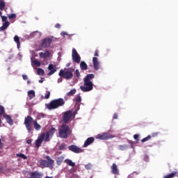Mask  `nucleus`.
<instances>
[{"instance_id":"nucleus-22","label":"nucleus","mask_w":178,"mask_h":178,"mask_svg":"<svg viewBox=\"0 0 178 178\" xmlns=\"http://www.w3.org/2000/svg\"><path fill=\"white\" fill-rule=\"evenodd\" d=\"M80 68L81 70H87L88 69V65L84 61H81L80 63Z\"/></svg>"},{"instance_id":"nucleus-27","label":"nucleus","mask_w":178,"mask_h":178,"mask_svg":"<svg viewBox=\"0 0 178 178\" xmlns=\"http://www.w3.org/2000/svg\"><path fill=\"white\" fill-rule=\"evenodd\" d=\"M38 74H39V76H44V74H45V71H44L42 68H38Z\"/></svg>"},{"instance_id":"nucleus-32","label":"nucleus","mask_w":178,"mask_h":178,"mask_svg":"<svg viewBox=\"0 0 178 178\" xmlns=\"http://www.w3.org/2000/svg\"><path fill=\"white\" fill-rule=\"evenodd\" d=\"M58 149H60V151H65V149H66V145H65V143H62Z\"/></svg>"},{"instance_id":"nucleus-36","label":"nucleus","mask_w":178,"mask_h":178,"mask_svg":"<svg viewBox=\"0 0 178 178\" xmlns=\"http://www.w3.org/2000/svg\"><path fill=\"white\" fill-rule=\"evenodd\" d=\"M17 156L22 158V159H27L26 156L23 154H17Z\"/></svg>"},{"instance_id":"nucleus-4","label":"nucleus","mask_w":178,"mask_h":178,"mask_svg":"<svg viewBox=\"0 0 178 178\" xmlns=\"http://www.w3.org/2000/svg\"><path fill=\"white\" fill-rule=\"evenodd\" d=\"M70 127L66 125V124H63L58 129V136L60 138H67L70 136Z\"/></svg>"},{"instance_id":"nucleus-7","label":"nucleus","mask_w":178,"mask_h":178,"mask_svg":"<svg viewBox=\"0 0 178 178\" xmlns=\"http://www.w3.org/2000/svg\"><path fill=\"white\" fill-rule=\"evenodd\" d=\"M72 116H73V111L70 110V111L64 112L63 118H62L63 124L69 123V122H70V120H72Z\"/></svg>"},{"instance_id":"nucleus-41","label":"nucleus","mask_w":178,"mask_h":178,"mask_svg":"<svg viewBox=\"0 0 178 178\" xmlns=\"http://www.w3.org/2000/svg\"><path fill=\"white\" fill-rule=\"evenodd\" d=\"M134 140H136V141H138V140H140V135H138V134H135V135L134 136Z\"/></svg>"},{"instance_id":"nucleus-31","label":"nucleus","mask_w":178,"mask_h":178,"mask_svg":"<svg viewBox=\"0 0 178 178\" xmlns=\"http://www.w3.org/2000/svg\"><path fill=\"white\" fill-rule=\"evenodd\" d=\"M176 176V172H172L171 174H169L168 175H165L163 178H173Z\"/></svg>"},{"instance_id":"nucleus-47","label":"nucleus","mask_w":178,"mask_h":178,"mask_svg":"<svg viewBox=\"0 0 178 178\" xmlns=\"http://www.w3.org/2000/svg\"><path fill=\"white\" fill-rule=\"evenodd\" d=\"M95 56H99V54H98V50H95Z\"/></svg>"},{"instance_id":"nucleus-38","label":"nucleus","mask_w":178,"mask_h":178,"mask_svg":"<svg viewBox=\"0 0 178 178\" xmlns=\"http://www.w3.org/2000/svg\"><path fill=\"white\" fill-rule=\"evenodd\" d=\"M49 97H51V92L47 91L45 94L44 98L45 99H49Z\"/></svg>"},{"instance_id":"nucleus-49","label":"nucleus","mask_w":178,"mask_h":178,"mask_svg":"<svg viewBox=\"0 0 178 178\" xmlns=\"http://www.w3.org/2000/svg\"><path fill=\"white\" fill-rule=\"evenodd\" d=\"M113 119H118V114L117 113H115L113 115Z\"/></svg>"},{"instance_id":"nucleus-16","label":"nucleus","mask_w":178,"mask_h":178,"mask_svg":"<svg viewBox=\"0 0 178 178\" xmlns=\"http://www.w3.org/2000/svg\"><path fill=\"white\" fill-rule=\"evenodd\" d=\"M111 173L113 175H119V169L118 168V165L116 163H113V165L111 167Z\"/></svg>"},{"instance_id":"nucleus-18","label":"nucleus","mask_w":178,"mask_h":178,"mask_svg":"<svg viewBox=\"0 0 178 178\" xmlns=\"http://www.w3.org/2000/svg\"><path fill=\"white\" fill-rule=\"evenodd\" d=\"M3 118L6 119L7 123L10 124V126H12L13 124V120H12V118L9 115L3 114Z\"/></svg>"},{"instance_id":"nucleus-40","label":"nucleus","mask_w":178,"mask_h":178,"mask_svg":"<svg viewBox=\"0 0 178 178\" xmlns=\"http://www.w3.org/2000/svg\"><path fill=\"white\" fill-rule=\"evenodd\" d=\"M126 145H120L119 147H118V149L120 150V151H124V149H126Z\"/></svg>"},{"instance_id":"nucleus-8","label":"nucleus","mask_w":178,"mask_h":178,"mask_svg":"<svg viewBox=\"0 0 178 178\" xmlns=\"http://www.w3.org/2000/svg\"><path fill=\"white\" fill-rule=\"evenodd\" d=\"M1 22H3V25L0 27V31H5L9 26H10V22L8 21V17L3 15L1 16Z\"/></svg>"},{"instance_id":"nucleus-53","label":"nucleus","mask_w":178,"mask_h":178,"mask_svg":"<svg viewBox=\"0 0 178 178\" xmlns=\"http://www.w3.org/2000/svg\"><path fill=\"white\" fill-rule=\"evenodd\" d=\"M39 83H44V81L42 79L39 80Z\"/></svg>"},{"instance_id":"nucleus-33","label":"nucleus","mask_w":178,"mask_h":178,"mask_svg":"<svg viewBox=\"0 0 178 178\" xmlns=\"http://www.w3.org/2000/svg\"><path fill=\"white\" fill-rule=\"evenodd\" d=\"M8 17L10 20H12L13 19H16L17 16H16V14L13 13L10 15H8Z\"/></svg>"},{"instance_id":"nucleus-14","label":"nucleus","mask_w":178,"mask_h":178,"mask_svg":"<svg viewBox=\"0 0 178 178\" xmlns=\"http://www.w3.org/2000/svg\"><path fill=\"white\" fill-rule=\"evenodd\" d=\"M48 70L50 72L48 73L49 76H52L54 73L56 72V65H53L52 64H49L48 66Z\"/></svg>"},{"instance_id":"nucleus-51","label":"nucleus","mask_w":178,"mask_h":178,"mask_svg":"<svg viewBox=\"0 0 178 178\" xmlns=\"http://www.w3.org/2000/svg\"><path fill=\"white\" fill-rule=\"evenodd\" d=\"M61 34H62V35H67V34L66 33V32H63Z\"/></svg>"},{"instance_id":"nucleus-25","label":"nucleus","mask_w":178,"mask_h":178,"mask_svg":"<svg viewBox=\"0 0 178 178\" xmlns=\"http://www.w3.org/2000/svg\"><path fill=\"white\" fill-rule=\"evenodd\" d=\"M28 95L29 97V99H32L34 98V97H35V92H34V90H29L28 92Z\"/></svg>"},{"instance_id":"nucleus-56","label":"nucleus","mask_w":178,"mask_h":178,"mask_svg":"<svg viewBox=\"0 0 178 178\" xmlns=\"http://www.w3.org/2000/svg\"><path fill=\"white\" fill-rule=\"evenodd\" d=\"M1 123H2V120H1L0 118V125L1 124Z\"/></svg>"},{"instance_id":"nucleus-6","label":"nucleus","mask_w":178,"mask_h":178,"mask_svg":"<svg viewBox=\"0 0 178 178\" xmlns=\"http://www.w3.org/2000/svg\"><path fill=\"white\" fill-rule=\"evenodd\" d=\"M45 159H41L40 161V168H49V169H54V165H55V161L51 159L49 156H45Z\"/></svg>"},{"instance_id":"nucleus-42","label":"nucleus","mask_w":178,"mask_h":178,"mask_svg":"<svg viewBox=\"0 0 178 178\" xmlns=\"http://www.w3.org/2000/svg\"><path fill=\"white\" fill-rule=\"evenodd\" d=\"M75 74L76 77H78V79L80 78V72L79 71V70H76Z\"/></svg>"},{"instance_id":"nucleus-39","label":"nucleus","mask_w":178,"mask_h":178,"mask_svg":"<svg viewBox=\"0 0 178 178\" xmlns=\"http://www.w3.org/2000/svg\"><path fill=\"white\" fill-rule=\"evenodd\" d=\"M143 161H145V162H149V157L147 155H144Z\"/></svg>"},{"instance_id":"nucleus-2","label":"nucleus","mask_w":178,"mask_h":178,"mask_svg":"<svg viewBox=\"0 0 178 178\" xmlns=\"http://www.w3.org/2000/svg\"><path fill=\"white\" fill-rule=\"evenodd\" d=\"M33 123L34 129L36 130H41V125L37 122V120H34L31 115H27L24 119V124L25 125L28 133H31V129H33V127L31 126Z\"/></svg>"},{"instance_id":"nucleus-19","label":"nucleus","mask_w":178,"mask_h":178,"mask_svg":"<svg viewBox=\"0 0 178 178\" xmlns=\"http://www.w3.org/2000/svg\"><path fill=\"white\" fill-rule=\"evenodd\" d=\"M56 131V129H55L54 127H51L46 132L49 134V136H50V138H52V137H54V134H55Z\"/></svg>"},{"instance_id":"nucleus-34","label":"nucleus","mask_w":178,"mask_h":178,"mask_svg":"<svg viewBox=\"0 0 178 178\" xmlns=\"http://www.w3.org/2000/svg\"><path fill=\"white\" fill-rule=\"evenodd\" d=\"M151 140V135L147 136L146 138H144L141 140V143H145L146 141H149Z\"/></svg>"},{"instance_id":"nucleus-44","label":"nucleus","mask_w":178,"mask_h":178,"mask_svg":"<svg viewBox=\"0 0 178 178\" xmlns=\"http://www.w3.org/2000/svg\"><path fill=\"white\" fill-rule=\"evenodd\" d=\"M158 134H159V132L153 133V134H152V135H151V138H152V137H156V136H158Z\"/></svg>"},{"instance_id":"nucleus-3","label":"nucleus","mask_w":178,"mask_h":178,"mask_svg":"<svg viewBox=\"0 0 178 178\" xmlns=\"http://www.w3.org/2000/svg\"><path fill=\"white\" fill-rule=\"evenodd\" d=\"M63 105H65V100L59 98L51 100L49 104H46L45 106L49 111H54V109H58V108L63 106Z\"/></svg>"},{"instance_id":"nucleus-20","label":"nucleus","mask_w":178,"mask_h":178,"mask_svg":"<svg viewBox=\"0 0 178 178\" xmlns=\"http://www.w3.org/2000/svg\"><path fill=\"white\" fill-rule=\"evenodd\" d=\"M39 56L41 59H45L46 58H49V51H46L44 53L40 52Z\"/></svg>"},{"instance_id":"nucleus-30","label":"nucleus","mask_w":178,"mask_h":178,"mask_svg":"<svg viewBox=\"0 0 178 178\" xmlns=\"http://www.w3.org/2000/svg\"><path fill=\"white\" fill-rule=\"evenodd\" d=\"M5 1L0 0V10H3V8L6 6Z\"/></svg>"},{"instance_id":"nucleus-29","label":"nucleus","mask_w":178,"mask_h":178,"mask_svg":"<svg viewBox=\"0 0 178 178\" xmlns=\"http://www.w3.org/2000/svg\"><path fill=\"white\" fill-rule=\"evenodd\" d=\"M63 159H64L63 156L58 157L56 159L57 165H60V163L63 162Z\"/></svg>"},{"instance_id":"nucleus-11","label":"nucleus","mask_w":178,"mask_h":178,"mask_svg":"<svg viewBox=\"0 0 178 178\" xmlns=\"http://www.w3.org/2000/svg\"><path fill=\"white\" fill-rule=\"evenodd\" d=\"M52 38H45L42 40V48H49L51 44H52Z\"/></svg>"},{"instance_id":"nucleus-26","label":"nucleus","mask_w":178,"mask_h":178,"mask_svg":"<svg viewBox=\"0 0 178 178\" xmlns=\"http://www.w3.org/2000/svg\"><path fill=\"white\" fill-rule=\"evenodd\" d=\"M79 102H81V96H80V95H78L75 97V103H76V105H79Z\"/></svg>"},{"instance_id":"nucleus-24","label":"nucleus","mask_w":178,"mask_h":178,"mask_svg":"<svg viewBox=\"0 0 178 178\" xmlns=\"http://www.w3.org/2000/svg\"><path fill=\"white\" fill-rule=\"evenodd\" d=\"M65 163H67V165H69V166H72V168L76 165V163L74 162H72V161L70 159H65Z\"/></svg>"},{"instance_id":"nucleus-1","label":"nucleus","mask_w":178,"mask_h":178,"mask_svg":"<svg viewBox=\"0 0 178 178\" xmlns=\"http://www.w3.org/2000/svg\"><path fill=\"white\" fill-rule=\"evenodd\" d=\"M95 75L94 74H87L83 79V86H80V89L83 92H88L89 91H92L94 89V84L92 83V79H95Z\"/></svg>"},{"instance_id":"nucleus-48","label":"nucleus","mask_w":178,"mask_h":178,"mask_svg":"<svg viewBox=\"0 0 178 178\" xmlns=\"http://www.w3.org/2000/svg\"><path fill=\"white\" fill-rule=\"evenodd\" d=\"M22 77L24 80H28L29 77H27V75H22Z\"/></svg>"},{"instance_id":"nucleus-35","label":"nucleus","mask_w":178,"mask_h":178,"mask_svg":"<svg viewBox=\"0 0 178 178\" xmlns=\"http://www.w3.org/2000/svg\"><path fill=\"white\" fill-rule=\"evenodd\" d=\"M5 113V108L3 106L0 105V116H2V115H4Z\"/></svg>"},{"instance_id":"nucleus-17","label":"nucleus","mask_w":178,"mask_h":178,"mask_svg":"<svg viewBox=\"0 0 178 178\" xmlns=\"http://www.w3.org/2000/svg\"><path fill=\"white\" fill-rule=\"evenodd\" d=\"M93 141H95V139L94 138V137L88 138L83 144V147L85 148L88 147V145H90V144H92Z\"/></svg>"},{"instance_id":"nucleus-52","label":"nucleus","mask_w":178,"mask_h":178,"mask_svg":"<svg viewBox=\"0 0 178 178\" xmlns=\"http://www.w3.org/2000/svg\"><path fill=\"white\" fill-rule=\"evenodd\" d=\"M0 148H2V142L1 141V139H0Z\"/></svg>"},{"instance_id":"nucleus-28","label":"nucleus","mask_w":178,"mask_h":178,"mask_svg":"<svg viewBox=\"0 0 178 178\" xmlns=\"http://www.w3.org/2000/svg\"><path fill=\"white\" fill-rule=\"evenodd\" d=\"M76 94V89H72L70 92H67L68 97H72Z\"/></svg>"},{"instance_id":"nucleus-43","label":"nucleus","mask_w":178,"mask_h":178,"mask_svg":"<svg viewBox=\"0 0 178 178\" xmlns=\"http://www.w3.org/2000/svg\"><path fill=\"white\" fill-rule=\"evenodd\" d=\"M86 169H87L88 170H90V169H91V164H87L85 165Z\"/></svg>"},{"instance_id":"nucleus-45","label":"nucleus","mask_w":178,"mask_h":178,"mask_svg":"<svg viewBox=\"0 0 178 178\" xmlns=\"http://www.w3.org/2000/svg\"><path fill=\"white\" fill-rule=\"evenodd\" d=\"M32 142H33V140L29 139V140H26V144L30 145V144H31Z\"/></svg>"},{"instance_id":"nucleus-50","label":"nucleus","mask_w":178,"mask_h":178,"mask_svg":"<svg viewBox=\"0 0 178 178\" xmlns=\"http://www.w3.org/2000/svg\"><path fill=\"white\" fill-rule=\"evenodd\" d=\"M3 170V167L0 166V173H2Z\"/></svg>"},{"instance_id":"nucleus-46","label":"nucleus","mask_w":178,"mask_h":178,"mask_svg":"<svg viewBox=\"0 0 178 178\" xmlns=\"http://www.w3.org/2000/svg\"><path fill=\"white\" fill-rule=\"evenodd\" d=\"M55 27H56V29H60V24H56L55 25Z\"/></svg>"},{"instance_id":"nucleus-12","label":"nucleus","mask_w":178,"mask_h":178,"mask_svg":"<svg viewBox=\"0 0 178 178\" xmlns=\"http://www.w3.org/2000/svg\"><path fill=\"white\" fill-rule=\"evenodd\" d=\"M68 149L70 151H72V152H74V154H81V152H84V149H81L74 145H70Z\"/></svg>"},{"instance_id":"nucleus-5","label":"nucleus","mask_w":178,"mask_h":178,"mask_svg":"<svg viewBox=\"0 0 178 178\" xmlns=\"http://www.w3.org/2000/svg\"><path fill=\"white\" fill-rule=\"evenodd\" d=\"M73 72H74V69L72 67L65 68L60 70L58 76L66 80H70V79H73Z\"/></svg>"},{"instance_id":"nucleus-23","label":"nucleus","mask_w":178,"mask_h":178,"mask_svg":"<svg viewBox=\"0 0 178 178\" xmlns=\"http://www.w3.org/2000/svg\"><path fill=\"white\" fill-rule=\"evenodd\" d=\"M14 41H15V42H16L17 47L19 49V48H20V38H19V36H17V35H15L14 37Z\"/></svg>"},{"instance_id":"nucleus-10","label":"nucleus","mask_w":178,"mask_h":178,"mask_svg":"<svg viewBox=\"0 0 178 178\" xmlns=\"http://www.w3.org/2000/svg\"><path fill=\"white\" fill-rule=\"evenodd\" d=\"M72 58L73 62H75V63H80V60H81V57H80L76 49H72Z\"/></svg>"},{"instance_id":"nucleus-55","label":"nucleus","mask_w":178,"mask_h":178,"mask_svg":"<svg viewBox=\"0 0 178 178\" xmlns=\"http://www.w3.org/2000/svg\"><path fill=\"white\" fill-rule=\"evenodd\" d=\"M0 16L1 17V16H3V15H2V11H0Z\"/></svg>"},{"instance_id":"nucleus-9","label":"nucleus","mask_w":178,"mask_h":178,"mask_svg":"<svg viewBox=\"0 0 178 178\" xmlns=\"http://www.w3.org/2000/svg\"><path fill=\"white\" fill-rule=\"evenodd\" d=\"M113 135H111V134L108 132H104L103 134H99L97 135L96 138L99 140H110V138H113Z\"/></svg>"},{"instance_id":"nucleus-54","label":"nucleus","mask_w":178,"mask_h":178,"mask_svg":"<svg viewBox=\"0 0 178 178\" xmlns=\"http://www.w3.org/2000/svg\"><path fill=\"white\" fill-rule=\"evenodd\" d=\"M66 66H67V67H69V66H70V63H67V64L66 65Z\"/></svg>"},{"instance_id":"nucleus-37","label":"nucleus","mask_w":178,"mask_h":178,"mask_svg":"<svg viewBox=\"0 0 178 178\" xmlns=\"http://www.w3.org/2000/svg\"><path fill=\"white\" fill-rule=\"evenodd\" d=\"M33 63L35 66H38V67L41 66V63H40V61L37 60H33Z\"/></svg>"},{"instance_id":"nucleus-13","label":"nucleus","mask_w":178,"mask_h":178,"mask_svg":"<svg viewBox=\"0 0 178 178\" xmlns=\"http://www.w3.org/2000/svg\"><path fill=\"white\" fill-rule=\"evenodd\" d=\"M40 137L42 138V140L45 141V143H48V141L51 140V136L47 131L40 134Z\"/></svg>"},{"instance_id":"nucleus-15","label":"nucleus","mask_w":178,"mask_h":178,"mask_svg":"<svg viewBox=\"0 0 178 178\" xmlns=\"http://www.w3.org/2000/svg\"><path fill=\"white\" fill-rule=\"evenodd\" d=\"M92 63L95 70H98L99 69V62H98V58L97 57H93Z\"/></svg>"},{"instance_id":"nucleus-21","label":"nucleus","mask_w":178,"mask_h":178,"mask_svg":"<svg viewBox=\"0 0 178 178\" xmlns=\"http://www.w3.org/2000/svg\"><path fill=\"white\" fill-rule=\"evenodd\" d=\"M42 141H44L41 137H38V138L35 140V146L37 148H40L41 147V144H42Z\"/></svg>"}]
</instances>
